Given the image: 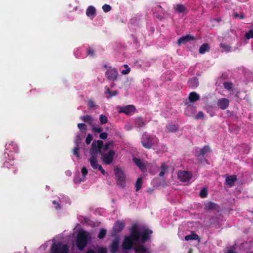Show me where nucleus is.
<instances>
[{
    "mask_svg": "<svg viewBox=\"0 0 253 253\" xmlns=\"http://www.w3.org/2000/svg\"><path fill=\"white\" fill-rule=\"evenodd\" d=\"M97 253H107V250L105 248H100L98 250Z\"/></svg>",
    "mask_w": 253,
    "mask_h": 253,
    "instance_id": "51",
    "label": "nucleus"
},
{
    "mask_svg": "<svg viewBox=\"0 0 253 253\" xmlns=\"http://www.w3.org/2000/svg\"><path fill=\"white\" fill-rule=\"evenodd\" d=\"M81 119L85 123L89 124L91 126L94 124V119L91 116L86 115L81 117Z\"/></svg>",
    "mask_w": 253,
    "mask_h": 253,
    "instance_id": "18",
    "label": "nucleus"
},
{
    "mask_svg": "<svg viewBox=\"0 0 253 253\" xmlns=\"http://www.w3.org/2000/svg\"><path fill=\"white\" fill-rule=\"evenodd\" d=\"M199 238V236L196 234H192L191 235H187L185 237V240L186 241L189 240H196L198 239Z\"/></svg>",
    "mask_w": 253,
    "mask_h": 253,
    "instance_id": "31",
    "label": "nucleus"
},
{
    "mask_svg": "<svg viewBox=\"0 0 253 253\" xmlns=\"http://www.w3.org/2000/svg\"><path fill=\"white\" fill-rule=\"evenodd\" d=\"M167 166L165 165V164H163L162 166H161V169H162V171H165V170H166L167 169Z\"/></svg>",
    "mask_w": 253,
    "mask_h": 253,
    "instance_id": "55",
    "label": "nucleus"
},
{
    "mask_svg": "<svg viewBox=\"0 0 253 253\" xmlns=\"http://www.w3.org/2000/svg\"><path fill=\"white\" fill-rule=\"evenodd\" d=\"M87 244V234L84 231H80L77 234L76 245L78 249L82 251Z\"/></svg>",
    "mask_w": 253,
    "mask_h": 253,
    "instance_id": "3",
    "label": "nucleus"
},
{
    "mask_svg": "<svg viewBox=\"0 0 253 253\" xmlns=\"http://www.w3.org/2000/svg\"><path fill=\"white\" fill-rule=\"evenodd\" d=\"M195 39V38L194 36L190 35H187L185 36L180 37L177 41V44L179 45H181L189 41L194 40Z\"/></svg>",
    "mask_w": 253,
    "mask_h": 253,
    "instance_id": "14",
    "label": "nucleus"
},
{
    "mask_svg": "<svg viewBox=\"0 0 253 253\" xmlns=\"http://www.w3.org/2000/svg\"><path fill=\"white\" fill-rule=\"evenodd\" d=\"M167 129L168 132H175L178 130V127L173 125H168L167 126Z\"/></svg>",
    "mask_w": 253,
    "mask_h": 253,
    "instance_id": "33",
    "label": "nucleus"
},
{
    "mask_svg": "<svg viewBox=\"0 0 253 253\" xmlns=\"http://www.w3.org/2000/svg\"><path fill=\"white\" fill-rule=\"evenodd\" d=\"M141 143L145 149H155L159 146V140L156 136L144 132L141 138Z\"/></svg>",
    "mask_w": 253,
    "mask_h": 253,
    "instance_id": "2",
    "label": "nucleus"
},
{
    "mask_svg": "<svg viewBox=\"0 0 253 253\" xmlns=\"http://www.w3.org/2000/svg\"><path fill=\"white\" fill-rule=\"evenodd\" d=\"M132 161L142 171H145L146 170V167L142 160L133 157Z\"/></svg>",
    "mask_w": 253,
    "mask_h": 253,
    "instance_id": "16",
    "label": "nucleus"
},
{
    "mask_svg": "<svg viewBox=\"0 0 253 253\" xmlns=\"http://www.w3.org/2000/svg\"><path fill=\"white\" fill-rule=\"evenodd\" d=\"M154 16L160 20H162L164 18L165 14L160 13L158 12H153Z\"/></svg>",
    "mask_w": 253,
    "mask_h": 253,
    "instance_id": "41",
    "label": "nucleus"
},
{
    "mask_svg": "<svg viewBox=\"0 0 253 253\" xmlns=\"http://www.w3.org/2000/svg\"><path fill=\"white\" fill-rule=\"evenodd\" d=\"M206 209L208 210H217L218 209V205L212 202H208L205 205Z\"/></svg>",
    "mask_w": 253,
    "mask_h": 253,
    "instance_id": "26",
    "label": "nucleus"
},
{
    "mask_svg": "<svg viewBox=\"0 0 253 253\" xmlns=\"http://www.w3.org/2000/svg\"><path fill=\"white\" fill-rule=\"evenodd\" d=\"M192 174L191 172L182 170L178 172L177 176L178 179L183 182H186L190 180L192 177Z\"/></svg>",
    "mask_w": 253,
    "mask_h": 253,
    "instance_id": "9",
    "label": "nucleus"
},
{
    "mask_svg": "<svg viewBox=\"0 0 253 253\" xmlns=\"http://www.w3.org/2000/svg\"><path fill=\"white\" fill-rule=\"evenodd\" d=\"M89 161L90 162L91 167L93 169H97L99 166L98 164L96 156H91L89 159Z\"/></svg>",
    "mask_w": 253,
    "mask_h": 253,
    "instance_id": "22",
    "label": "nucleus"
},
{
    "mask_svg": "<svg viewBox=\"0 0 253 253\" xmlns=\"http://www.w3.org/2000/svg\"><path fill=\"white\" fill-rule=\"evenodd\" d=\"M211 151L209 146L208 145H205L203 147V148L201 149L199 151H197V156L198 157L200 156H204L205 155Z\"/></svg>",
    "mask_w": 253,
    "mask_h": 253,
    "instance_id": "21",
    "label": "nucleus"
},
{
    "mask_svg": "<svg viewBox=\"0 0 253 253\" xmlns=\"http://www.w3.org/2000/svg\"><path fill=\"white\" fill-rule=\"evenodd\" d=\"M78 127L81 131L86 130V126L85 124L79 123L78 124Z\"/></svg>",
    "mask_w": 253,
    "mask_h": 253,
    "instance_id": "45",
    "label": "nucleus"
},
{
    "mask_svg": "<svg viewBox=\"0 0 253 253\" xmlns=\"http://www.w3.org/2000/svg\"><path fill=\"white\" fill-rule=\"evenodd\" d=\"M152 12H158L160 13L165 14V10L160 5H157L154 7L152 9Z\"/></svg>",
    "mask_w": 253,
    "mask_h": 253,
    "instance_id": "29",
    "label": "nucleus"
},
{
    "mask_svg": "<svg viewBox=\"0 0 253 253\" xmlns=\"http://www.w3.org/2000/svg\"><path fill=\"white\" fill-rule=\"evenodd\" d=\"M103 146V142L102 140H98L97 141H93L90 150V154L91 156H95L97 154H102V148Z\"/></svg>",
    "mask_w": 253,
    "mask_h": 253,
    "instance_id": "5",
    "label": "nucleus"
},
{
    "mask_svg": "<svg viewBox=\"0 0 253 253\" xmlns=\"http://www.w3.org/2000/svg\"><path fill=\"white\" fill-rule=\"evenodd\" d=\"M81 172L84 176H85L88 173V170L85 167L82 168Z\"/></svg>",
    "mask_w": 253,
    "mask_h": 253,
    "instance_id": "49",
    "label": "nucleus"
},
{
    "mask_svg": "<svg viewBox=\"0 0 253 253\" xmlns=\"http://www.w3.org/2000/svg\"><path fill=\"white\" fill-rule=\"evenodd\" d=\"M210 45L208 43H203L199 48V53L204 54L206 52L209 51L210 50Z\"/></svg>",
    "mask_w": 253,
    "mask_h": 253,
    "instance_id": "28",
    "label": "nucleus"
},
{
    "mask_svg": "<svg viewBox=\"0 0 253 253\" xmlns=\"http://www.w3.org/2000/svg\"><path fill=\"white\" fill-rule=\"evenodd\" d=\"M86 53L87 55H89L90 56H94V51L93 49H91L90 47H88L87 49Z\"/></svg>",
    "mask_w": 253,
    "mask_h": 253,
    "instance_id": "46",
    "label": "nucleus"
},
{
    "mask_svg": "<svg viewBox=\"0 0 253 253\" xmlns=\"http://www.w3.org/2000/svg\"><path fill=\"white\" fill-rule=\"evenodd\" d=\"M86 253H95L94 251L92 250H89L86 252Z\"/></svg>",
    "mask_w": 253,
    "mask_h": 253,
    "instance_id": "59",
    "label": "nucleus"
},
{
    "mask_svg": "<svg viewBox=\"0 0 253 253\" xmlns=\"http://www.w3.org/2000/svg\"><path fill=\"white\" fill-rule=\"evenodd\" d=\"M86 15L91 19L94 18L96 15V9L95 7L92 5L89 6L86 10Z\"/></svg>",
    "mask_w": 253,
    "mask_h": 253,
    "instance_id": "19",
    "label": "nucleus"
},
{
    "mask_svg": "<svg viewBox=\"0 0 253 253\" xmlns=\"http://www.w3.org/2000/svg\"><path fill=\"white\" fill-rule=\"evenodd\" d=\"M244 18H245V16L243 13L241 14L239 16V18L241 19H243Z\"/></svg>",
    "mask_w": 253,
    "mask_h": 253,
    "instance_id": "58",
    "label": "nucleus"
},
{
    "mask_svg": "<svg viewBox=\"0 0 253 253\" xmlns=\"http://www.w3.org/2000/svg\"><path fill=\"white\" fill-rule=\"evenodd\" d=\"M80 139H79V136H77V139L76 141V147H74V148L73 149V154L75 156H76V157L78 158H80V155H79V149H80V148H79V143H80Z\"/></svg>",
    "mask_w": 253,
    "mask_h": 253,
    "instance_id": "25",
    "label": "nucleus"
},
{
    "mask_svg": "<svg viewBox=\"0 0 253 253\" xmlns=\"http://www.w3.org/2000/svg\"><path fill=\"white\" fill-rule=\"evenodd\" d=\"M224 87L228 91L233 90V84L231 82H225L223 83Z\"/></svg>",
    "mask_w": 253,
    "mask_h": 253,
    "instance_id": "32",
    "label": "nucleus"
},
{
    "mask_svg": "<svg viewBox=\"0 0 253 253\" xmlns=\"http://www.w3.org/2000/svg\"><path fill=\"white\" fill-rule=\"evenodd\" d=\"M145 125L146 123L142 117H138L135 120V126L137 127H141Z\"/></svg>",
    "mask_w": 253,
    "mask_h": 253,
    "instance_id": "27",
    "label": "nucleus"
},
{
    "mask_svg": "<svg viewBox=\"0 0 253 253\" xmlns=\"http://www.w3.org/2000/svg\"><path fill=\"white\" fill-rule=\"evenodd\" d=\"M125 226V223L122 221H117L114 224L113 228V232L117 234L122 231Z\"/></svg>",
    "mask_w": 253,
    "mask_h": 253,
    "instance_id": "12",
    "label": "nucleus"
},
{
    "mask_svg": "<svg viewBox=\"0 0 253 253\" xmlns=\"http://www.w3.org/2000/svg\"><path fill=\"white\" fill-rule=\"evenodd\" d=\"M229 105V101L227 98H220L217 101V105L222 110H225L227 108Z\"/></svg>",
    "mask_w": 253,
    "mask_h": 253,
    "instance_id": "15",
    "label": "nucleus"
},
{
    "mask_svg": "<svg viewBox=\"0 0 253 253\" xmlns=\"http://www.w3.org/2000/svg\"><path fill=\"white\" fill-rule=\"evenodd\" d=\"M102 9L105 12H109L111 9V6L109 4H104L102 6Z\"/></svg>",
    "mask_w": 253,
    "mask_h": 253,
    "instance_id": "43",
    "label": "nucleus"
},
{
    "mask_svg": "<svg viewBox=\"0 0 253 253\" xmlns=\"http://www.w3.org/2000/svg\"><path fill=\"white\" fill-rule=\"evenodd\" d=\"M208 196V191L206 188H203L202 189L200 193V196L202 198H206Z\"/></svg>",
    "mask_w": 253,
    "mask_h": 253,
    "instance_id": "40",
    "label": "nucleus"
},
{
    "mask_svg": "<svg viewBox=\"0 0 253 253\" xmlns=\"http://www.w3.org/2000/svg\"><path fill=\"white\" fill-rule=\"evenodd\" d=\"M134 250L136 253H150L148 249L143 244L136 245L134 248Z\"/></svg>",
    "mask_w": 253,
    "mask_h": 253,
    "instance_id": "17",
    "label": "nucleus"
},
{
    "mask_svg": "<svg viewBox=\"0 0 253 253\" xmlns=\"http://www.w3.org/2000/svg\"><path fill=\"white\" fill-rule=\"evenodd\" d=\"M165 175V171H161L159 173V176L162 177L163 176Z\"/></svg>",
    "mask_w": 253,
    "mask_h": 253,
    "instance_id": "57",
    "label": "nucleus"
},
{
    "mask_svg": "<svg viewBox=\"0 0 253 253\" xmlns=\"http://www.w3.org/2000/svg\"><path fill=\"white\" fill-rule=\"evenodd\" d=\"M52 204H53V205H55V208L56 209H60V204L58 202H57L56 201H52Z\"/></svg>",
    "mask_w": 253,
    "mask_h": 253,
    "instance_id": "52",
    "label": "nucleus"
},
{
    "mask_svg": "<svg viewBox=\"0 0 253 253\" xmlns=\"http://www.w3.org/2000/svg\"><path fill=\"white\" fill-rule=\"evenodd\" d=\"M188 98L190 102H194L199 99L200 96L197 92L193 91L190 93Z\"/></svg>",
    "mask_w": 253,
    "mask_h": 253,
    "instance_id": "24",
    "label": "nucleus"
},
{
    "mask_svg": "<svg viewBox=\"0 0 253 253\" xmlns=\"http://www.w3.org/2000/svg\"><path fill=\"white\" fill-rule=\"evenodd\" d=\"M245 37L247 39H253V30H249L246 32L245 35Z\"/></svg>",
    "mask_w": 253,
    "mask_h": 253,
    "instance_id": "39",
    "label": "nucleus"
},
{
    "mask_svg": "<svg viewBox=\"0 0 253 253\" xmlns=\"http://www.w3.org/2000/svg\"><path fill=\"white\" fill-rule=\"evenodd\" d=\"M227 253H236V252H234L232 250H229Z\"/></svg>",
    "mask_w": 253,
    "mask_h": 253,
    "instance_id": "60",
    "label": "nucleus"
},
{
    "mask_svg": "<svg viewBox=\"0 0 253 253\" xmlns=\"http://www.w3.org/2000/svg\"><path fill=\"white\" fill-rule=\"evenodd\" d=\"M118 75V72L117 70L115 68H111V67H109V68L105 72V76L107 79L108 80L113 82L116 81L117 79Z\"/></svg>",
    "mask_w": 253,
    "mask_h": 253,
    "instance_id": "8",
    "label": "nucleus"
},
{
    "mask_svg": "<svg viewBox=\"0 0 253 253\" xmlns=\"http://www.w3.org/2000/svg\"><path fill=\"white\" fill-rule=\"evenodd\" d=\"M99 121L101 124H105L107 123L108 118L105 115L101 114L99 116Z\"/></svg>",
    "mask_w": 253,
    "mask_h": 253,
    "instance_id": "38",
    "label": "nucleus"
},
{
    "mask_svg": "<svg viewBox=\"0 0 253 253\" xmlns=\"http://www.w3.org/2000/svg\"><path fill=\"white\" fill-rule=\"evenodd\" d=\"M95 106V104L92 100H89L87 103V107L89 108H92Z\"/></svg>",
    "mask_w": 253,
    "mask_h": 253,
    "instance_id": "48",
    "label": "nucleus"
},
{
    "mask_svg": "<svg viewBox=\"0 0 253 253\" xmlns=\"http://www.w3.org/2000/svg\"><path fill=\"white\" fill-rule=\"evenodd\" d=\"M106 233L107 231L106 229H105L104 228L101 229L98 233V238L100 239H103L105 237Z\"/></svg>",
    "mask_w": 253,
    "mask_h": 253,
    "instance_id": "36",
    "label": "nucleus"
},
{
    "mask_svg": "<svg viewBox=\"0 0 253 253\" xmlns=\"http://www.w3.org/2000/svg\"><path fill=\"white\" fill-rule=\"evenodd\" d=\"M113 141H109L108 143H106L104 145H103V148H102V150H103L104 151H106L109 148V146L110 145H113Z\"/></svg>",
    "mask_w": 253,
    "mask_h": 253,
    "instance_id": "42",
    "label": "nucleus"
},
{
    "mask_svg": "<svg viewBox=\"0 0 253 253\" xmlns=\"http://www.w3.org/2000/svg\"><path fill=\"white\" fill-rule=\"evenodd\" d=\"M236 180L237 176L236 175H232L227 176L225 179V181L227 184L231 187L234 184V182Z\"/></svg>",
    "mask_w": 253,
    "mask_h": 253,
    "instance_id": "23",
    "label": "nucleus"
},
{
    "mask_svg": "<svg viewBox=\"0 0 253 253\" xmlns=\"http://www.w3.org/2000/svg\"><path fill=\"white\" fill-rule=\"evenodd\" d=\"M136 109L133 105H128L120 108L119 111V113H123L128 116L134 113Z\"/></svg>",
    "mask_w": 253,
    "mask_h": 253,
    "instance_id": "10",
    "label": "nucleus"
},
{
    "mask_svg": "<svg viewBox=\"0 0 253 253\" xmlns=\"http://www.w3.org/2000/svg\"><path fill=\"white\" fill-rule=\"evenodd\" d=\"M108 137V133L106 132H102L99 134V138L101 139H106Z\"/></svg>",
    "mask_w": 253,
    "mask_h": 253,
    "instance_id": "47",
    "label": "nucleus"
},
{
    "mask_svg": "<svg viewBox=\"0 0 253 253\" xmlns=\"http://www.w3.org/2000/svg\"><path fill=\"white\" fill-rule=\"evenodd\" d=\"M220 47L224 49V51L226 52H229L231 51V47L225 43H221L220 44Z\"/></svg>",
    "mask_w": 253,
    "mask_h": 253,
    "instance_id": "37",
    "label": "nucleus"
},
{
    "mask_svg": "<svg viewBox=\"0 0 253 253\" xmlns=\"http://www.w3.org/2000/svg\"><path fill=\"white\" fill-rule=\"evenodd\" d=\"M130 71V69L129 68H127L126 70H123L122 71L121 73L123 75L128 74Z\"/></svg>",
    "mask_w": 253,
    "mask_h": 253,
    "instance_id": "53",
    "label": "nucleus"
},
{
    "mask_svg": "<svg viewBox=\"0 0 253 253\" xmlns=\"http://www.w3.org/2000/svg\"><path fill=\"white\" fill-rule=\"evenodd\" d=\"M119 249V239L118 237L115 238L110 245L109 249L110 253H117Z\"/></svg>",
    "mask_w": 253,
    "mask_h": 253,
    "instance_id": "11",
    "label": "nucleus"
},
{
    "mask_svg": "<svg viewBox=\"0 0 253 253\" xmlns=\"http://www.w3.org/2000/svg\"><path fill=\"white\" fill-rule=\"evenodd\" d=\"M204 116V113L202 111L199 112L197 115L196 116V119L197 120H198L202 117H203Z\"/></svg>",
    "mask_w": 253,
    "mask_h": 253,
    "instance_id": "50",
    "label": "nucleus"
},
{
    "mask_svg": "<svg viewBox=\"0 0 253 253\" xmlns=\"http://www.w3.org/2000/svg\"><path fill=\"white\" fill-rule=\"evenodd\" d=\"M124 67H125V68H126V69H127V68H129V67H128V65H126V64L124 65Z\"/></svg>",
    "mask_w": 253,
    "mask_h": 253,
    "instance_id": "61",
    "label": "nucleus"
},
{
    "mask_svg": "<svg viewBox=\"0 0 253 253\" xmlns=\"http://www.w3.org/2000/svg\"><path fill=\"white\" fill-rule=\"evenodd\" d=\"M97 169L101 171L102 174H103V175L105 174V171L102 168V167L101 165H99Z\"/></svg>",
    "mask_w": 253,
    "mask_h": 253,
    "instance_id": "54",
    "label": "nucleus"
},
{
    "mask_svg": "<svg viewBox=\"0 0 253 253\" xmlns=\"http://www.w3.org/2000/svg\"><path fill=\"white\" fill-rule=\"evenodd\" d=\"M92 139H93L92 136L90 133H88L87 135V136L85 139V143H86V144L88 145L90 143V142L92 140Z\"/></svg>",
    "mask_w": 253,
    "mask_h": 253,
    "instance_id": "44",
    "label": "nucleus"
},
{
    "mask_svg": "<svg viewBox=\"0 0 253 253\" xmlns=\"http://www.w3.org/2000/svg\"><path fill=\"white\" fill-rule=\"evenodd\" d=\"M91 127L92 131L94 133H100L103 130L102 127L95 126V123Z\"/></svg>",
    "mask_w": 253,
    "mask_h": 253,
    "instance_id": "35",
    "label": "nucleus"
},
{
    "mask_svg": "<svg viewBox=\"0 0 253 253\" xmlns=\"http://www.w3.org/2000/svg\"><path fill=\"white\" fill-rule=\"evenodd\" d=\"M68 246L61 243L53 244L51 249V253H68Z\"/></svg>",
    "mask_w": 253,
    "mask_h": 253,
    "instance_id": "6",
    "label": "nucleus"
},
{
    "mask_svg": "<svg viewBox=\"0 0 253 253\" xmlns=\"http://www.w3.org/2000/svg\"><path fill=\"white\" fill-rule=\"evenodd\" d=\"M105 94H108L109 95V97H112L113 96H115L117 94V91H111V89L106 86L105 87Z\"/></svg>",
    "mask_w": 253,
    "mask_h": 253,
    "instance_id": "34",
    "label": "nucleus"
},
{
    "mask_svg": "<svg viewBox=\"0 0 253 253\" xmlns=\"http://www.w3.org/2000/svg\"><path fill=\"white\" fill-rule=\"evenodd\" d=\"M240 15H239L237 13L235 12L233 13V17L235 18H239Z\"/></svg>",
    "mask_w": 253,
    "mask_h": 253,
    "instance_id": "56",
    "label": "nucleus"
},
{
    "mask_svg": "<svg viewBox=\"0 0 253 253\" xmlns=\"http://www.w3.org/2000/svg\"><path fill=\"white\" fill-rule=\"evenodd\" d=\"M174 11L178 14H186L187 10L186 7L182 4H176L173 5Z\"/></svg>",
    "mask_w": 253,
    "mask_h": 253,
    "instance_id": "13",
    "label": "nucleus"
},
{
    "mask_svg": "<svg viewBox=\"0 0 253 253\" xmlns=\"http://www.w3.org/2000/svg\"><path fill=\"white\" fill-rule=\"evenodd\" d=\"M142 186V178L141 177L138 178L135 184V191H138Z\"/></svg>",
    "mask_w": 253,
    "mask_h": 253,
    "instance_id": "30",
    "label": "nucleus"
},
{
    "mask_svg": "<svg viewBox=\"0 0 253 253\" xmlns=\"http://www.w3.org/2000/svg\"><path fill=\"white\" fill-rule=\"evenodd\" d=\"M189 86L192 88H195L199 85L198 79L196 77L190 79L188 81Z\"/></svg>",
    "mask_w": 253,
    "mask_h": 253,
    "instance_id": "20",
    "label": "nucleus"
},
{
    "mask_svg": "<svg viewBox=\"0 0 253 253\" xmlns=\"http://www.w3.org/2000/svg\"><path fill=\"white\" fill-rule=\"evenodd\" d=\"M115 155V152L113 150H110L106 153L102 152L101 154L102 162L106 165H110L113 161Z\"/></svg>",
    "mask_w": 253,
    "mask_h": 253,
    "instance_id": "7",
    "label": "nucleus"
},
{
    "mask_svg": "<svg viewBox=\"0 0 253 253\" xmlns=\"http://www.w3.org/2000/svg\"><path fill=\"white\" fill-rule=\"evenodd\" d=\"M104 67L105 68H106L107 67V66L106 65H104Z\"/></svg>",
    "mask_w": 253,
    "mask_h": 253,
    "instance_id": "62",
    "label": "nucleus"
},
{
    "mask_svg": "<svg viewBox=\"0 0 253 253\" xmlns=\"http://www.w3.org/2000/svg\"><path fill=\"white\" fill-rule=\"evenodd\" d=\"M114 173L117 184L120 187L123 189L125 188L126 186V175L124 171L118 168H116L114 169Z\"/></svg>",
    "mask_w": 253,
    "mask_h": 253,
    "instance_id": "4",
    "label": "nucleus"
},
{
    "mask_svg": "<svg viewBox=\"0 0 253 253\" xmlns=\"http://www.w3.org/2000/svg\"><path fill=\"white\" fill-rule=\"evenodd\" d=\"M189 108V107L188 106L187 108V110Z\"/></svg>",
    "mask_w": 253,
    "mask_h": 253,
    "instance_id": "63",
    "label": "nucleus"
},
{
    "mask_svg": "<svg viewBox=\"0 0 253 253\" xmlns=\"http://www.w3.org/2000/svg\"><path fill=\"white\" fill-rule=\"evenodd\" d=\"M152 231L148 229H144L140 231L137 226L134 225L131 227L130 235L126 236L122 244L124 250H131L133 246L136 245V243L140 242L145 243L150 239V235Z\"/></svg>",
    "mask_w": 253,
    "mask_h": 253,
    "instance_id": "1",
    "label": "nucleus"
}]
</instances>
